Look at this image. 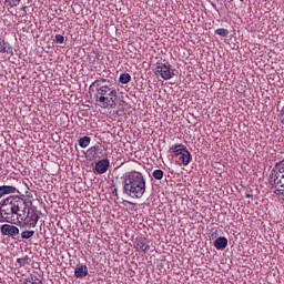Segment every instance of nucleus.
<instances>
[{"label":"nucleus","mask_w":284,"mask_h":284,"mask_svg":"<svg viewBox=\"0 0 284 284\" xmlns=\"http://www.w3.org/2000/svg\"><path fill=\"white\" fill-rule=\"evenodd\" d=\"M54 42L60 44L65 43V38L62 34H55Z\"/></svg>","instance_id":"25"},{"label":"nucleus","mask_w":284,"mask_h":284,"mask_svg":"<svg viewBox=\"0 0 284 284\" xmlns=\"http://www.w3.org/2000/svg\"><path fill=\"white\" fill-rule=\"evenodd\" d=\"M135 250L138 252H143V254L150 252V244L145 237L136 239L135 241Z\"/></svg>","instance_id":"7"},{"label":"nucleus","mask_w":284,"mask_h":284,"mask_svg":"<svg viewBox=\"0 0 284 284\" xmlns=\"http://www.w3.org/2000/svg\"><path fill=\"white\" fill-rule=\"evenodd\" d=\"M21 3V0H4V6H8L9 8H17Z\"/></svg>","instance_id":"23"},{"label":"nucleus","mask_w":284,"mask_h":284,"mask_svg":"<svg viewBox=\"0 0 284 284\" xmlns=\"http://www.w3.org/2000/svg\"><path fill=\"white\" fill-rule=\"evenodd\" d=\"M109 168H110V160L103 159L95 164V172H98V174H105Z\"/></svg>","instance_id":"9"},{"label":"nucleus","mask_w":284,"mask_h":284,"mask_svg":"<svg viewBox=\"0 0 284 284\" xmlns=\"http://www.w3.org/2000/svg\"><path fill=\"white\" fill-rule=\"evenodd\" d=\"M123 192L131 199H143L148 182L143 173L130 171L123 179Z\"/></svg>","instance_id":"2"},{"label":"nucleus","mask_w":284,"mask_h":284,"mask_svg":"<svg viewBox=\"0 0 284 284\" xmlns=\"http://www.w3.org/2000/svg\"><path fill=\"white\" fill-rule=\"evenodd\" d=\"M24 185H28L26 182H23Z\"/></svg>","instance_id":"31"},{"label":"nucleus","mask_w":284,"mask_h":284,"mask_svg":"<svg viewBox=\"0 0 284 284\" xmlns=\"http://www.w3.org/2000/svg\"><path fill=\"white\" fill-rule=\"evenodd\" d=\"M214 247L217 250H225L227 247V237L221 236L214 241Z\"/></svg>","instance_id":"15"},{"label":"nucleus","mask_w":284,"mask_h":284,"mask_svg":"<svg viewBox=\"0 0 284 284\" xmlns=\"http://www.w3.org/2000/svg\"><path fill=\"white\" fill-rule=\"evenodd\" d=\"M94 99L98 108L102 110H114L119 103V89L113 83L98 85Z\"/></svg>","instance_id":"3"},{"label":"nucleus","mask_w":284,"mask_h":284,"mask_svg":"<svg viewBox=\"0 0 284 284\" xmlns=\"http://www.w3.org/2000/svg\"><path fill=\"white\" fill-rule=\"evenodd\" d=\"M187 150V146L185 144L180 143V144H174L169 149V152L171 154H174V156H179L182 152H185Z\"/></svg>","instance_id":"12"},{"label":"nucleus","mask_w":284,"mask_h":284,"mask_svg":"<svg viewBox=\"0 0 284 284\" xmlns=\"http://www.w3.org/2000/svg\"><path fill=\"white\" fill-rule=\"evenodd\" d=\"M26 265H30V256L26 255L17 258L16 267H26Z\"/></svg>","instance_id":"16"},{"label":"nucleus","mask_w":284,"mask_h":284,"mask_svg":"<svg viewBox=\"0 0 284 284\" xmlns=\"http://www.w3.org/2000/svg\"><path fill=\"white\" fill-rule=\"evenodd\" d=\"M34 236V231L32 230H24L21 232V239L28 241V239H32Z\"/></svg>","instance_id":"20"},{"label":"nucleus","mask_w":284,"mask_h":284,"mask_svg":"<svg viewBox=\"0 0 284 284\" xmlns=\"http://www.w3.org/2000/svg\"><path fill=\"white\" fill-rule=\"evenodd\" d=\"M75 278H85L88 276V266L82 264L74 271Z\"/></svg>","instance_id":"14"},{"label":"nucleus","mask_w":284,"mask_h":284,"mask_svg":"<svg viewBox=\"0 0 284 284\" xmlns=\"http://www.w3.org/2000/svg\"><path fill=\"white\" fill-rule=\"evenodd\" d=\"M245 199H254V195L250 194V193H246L245 194Z\"/></svg>","instance_id":"27"},{"label":"nucleus","mask_w":284,"mask_h":284,"mask_svg":"<svg viewBox=\"0 0 284 284\" xmlns=\"http://www.w3.org/2000/svg\"><path fill=\"white\" fill-rule=\"evenodd\" d=\"M1 234H3V236H11V239H17V236H19V227L12 224H3L1 226Z\"/></svg>","instance_id":"6"},{"label":"nucleus","mask_w":284,"mask_h":284,"mask_svg":"<svg viewBox=\"0 0 284 284\" xmlns=\"http://www.w3.org/2000/svg\"><path fill=\"white\" fill-rule=\"evenodd\" d=\"M154 73L156 77L164 79V81H170L174 77V69L170 63L160 62L156 64Z\"/></svg>","instance_id":"4"},{"label":"nucleus","mask_w":284,"mask_h":284,"mask_svg":"<svg viewBox=\"0 0 284 284\" xmlns=\"http://www.w3.org/2000/svg\"><path fill=\"white\" fill-rule=\"evenodd\" d=\"M152 176L155 179V181H161V179L164 176V172L161 169H156L152 172Z\"/></svg>","instance_id":"21"},{"label":"nucleus","mask_w":284,"mask_h":284,"mask_svg":"<svg viewBox=\"0 0 284 284\" xmlns=\"http://www.w3.org/2000/svg\"><path fill=\"white\" fill-rule=\"evenodd\" d=\"M126 203H129L130 205H132V202H130V201H126Z\"/></svg>","instance_id":"29"},{"label":"nucleus","mask_w":284,"mask_h":284,"mask_svg":"<svg viewBox=\"0 0 284 284\" xmlns=\"http://www.w3.org/2000/svg\"><path fill=\"white\" fill-rule=\"evenodd\" d=\"M275 174L277 179H284V160L277 162L275 166L273 168L271 174H270V180H272V175Z\"/></svg>","instance_id":"8"},{"label":"nucleus","mask_w":284,"mask_h":284,"mask_svg":"<svg viewBox=\"0 0 284 284\" xmlns=\"http://www.w3.org/2000/svg\"><path fill=\"white\" fill-rule=\"evenodd\" d=\"M19 190L12 185H1L0 186V199H3L7 194H17Z\"/></svg>","instance_id":"11"},{"label":"nucleus","mask_w":284,"mask_h":284,"mask_svg":"<svg viewBox=\"0 0 284 284\" xmlns=\"http://www.w3.org/2000/svg\"><path fill=\"white\" fill-rule=\"evenodd\" d=\"M28 7H22V12H28Z\"/></svg>","instance_id":"28"},{"label":"nucleus","mask_w":284,"mask_h":284,"mask_svg":"<svg viewBox=\"0 0 284 284\" xmlns=\"http://www.w3.org/2000/svg\"><path fill=\"white\" fill-rule=\"evenodd\" d=\"M232 1H234V0H229L230 3H232Z\"/></svg>","instance_id":"30"},{"label":"nucleus","mask_w":284,"mask_h":284,"mask_svg":"<svg viewBox=\"0 0 284 284\" xmlns=\"http://www.w3.org/2000/svg\"><path fill=\"white\" fill-rule=\"evenodd\" d=\"M215 34H217L219 37H227V34H230V31L227 29H216L215 30Z\"/></svg>","instance_id":"24"},{"label":"nucleus","mask_w":284,"mask_h":284,"mask_svg":"<svg viewBox=\"0 0 284 284\" xmlns=\"http://www.w3.org/2000/svg\"><path fill=\"white\" fill-rule=\"evenodd\" d=\"M270 183L271 185L275 186L274 193L276 194V196H278V199H282V201H284V178L278 179L276 174H273L270 180Z\"/></svg>","instance_id":"5"},{"label":"nucleus","mask_w":284,"mask_h":284,"mask_svg":"<svg viewBox=\"0 0 284 284\" xmlns=\"http://www.w3.org/2000/svg\"><path fill=\"white\" fill-rule=\"evenodd\" d=\"M89 154L91 156H97V154H99V152H101V145L97 144L94 146H91L89 150H88Z\"/></svg>","instance_id":"22"},{"label":"nucleus","mask_w":284,"mask_h":284,"mask_svg":"<svg viewBox=\"0 0 284 284\" xmlns=\"http://www.w3.org/2000/svg\"><path fill=\"white\" fill-rule=\"evenodd\" d=\"M39 211L19 195H9L0 202V223H11L32 230L39 223Z\"/></svg>","instance_id":"1"},{"label":"nucleus","mask_w":284,"mask_h":284,"mask_svg":"<svg viewBox=\"0 0 284 284\" xmlns=\"http://www.w3.org/2000/svg\"><path fill=\"white\" fill-rule=\"evenodd\" d=\"M26 284H43V281H41V278H39L37 275H32L30 274V276H28L24 280Z\"/></svg>","instance_id":"17"},{"label":"nucleus","mask_w":284,"mask_h":284,"mask_svg":"<svg viewBox=\"0 0 284 284\" xmlns=\"http://www.w3.org/2000/svg\"><path fill=\"white\" fill-rule=\"evenodd\" d=\"M26 196H28V199H32V193H30V191H26Z\"/></svg>","instance_id":"26"},{"label":"nucleus","mask_w":284,"mask_h":284,"mask_svg":"<svg viewBox=\"0 0 284 284\" xmlns=\"http://www.w3.org/2000/svg\"><path fill=\"white\" fill-rule=\"evenodd\" d=\"M130 81H132V75H130V73L124 72L120 74L119 83H122V85H125L130 83Z\"/></svg>","instance_id":"18"},{"label":"nucleus","mask_w":284,"mask_h":284,"mask_svg":"<svg viewBox=\"0 0 284 284\" xmlns=\"http://www.w3.org/2000/svg\"><path fill=\"white\" fill-rule=\"evenodd\" d=\"M179 161L181 165L187 166L192 163V153L186 149V151L182 152L179 156Z\"/></svg>","instance_id":"10"},{"label":"nucleus","mask_w":284,"mask_h":284,"mask_svg":"<svg viewBox=\"0 0 284 284\" xmlns=\"http://www.w3.org/2000/svg\"><path fill=\"white\" fill-rule=\"evenodd\" d=\"M91 141H92V139L90 136L85 135V136L80 138L78 143H79L80 148L85 149V148H88V145H90Z\"/></svg>","instance_id":"19"},{"label":"nucleus","mask_w":284,"mask_h":284,"mask_svg":"<svg viewBox=\"0 0 284 284\" xmlns=\"http://www.w3.org/2000/svg\"><path fill=\"white\" fill-rule=\"evenodd\" d=\"M0 53L1 54H12V45L6 41V39L0 38Z\"/></svg>","instance_id":"13"}]
</instances>
